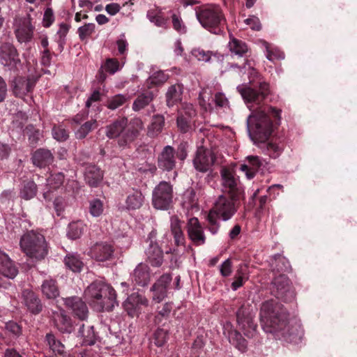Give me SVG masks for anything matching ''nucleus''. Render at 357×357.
<instances>
[{"label": "nucleus", "mask_w": 357, "mask_h": 357, "mask_svg": "<svg viewBox=\"0 0 357 357\" xmlns=\"http://www.w3.org/2000/svg\"><path fill=\"white\" fill-rule=\"evenodd\" d=\"M38 77L35 76H16L10 82L13 95L17 98H24L33 91Z\"/></svg>", "instance_id": "nucleus-15"}, {"label": "nucleus", "mask_w": 357, "mask_h": 357, "mask_svg": "<svg viewBox=\"0 0 357 357\" xmlns=\"http://www.w3.org/2000/svg\"><path fill=\"white\" fill-rule=\"evenodd\" d=\"M195 10L197 19L204 29L214 34L223 33L227 20L220 6L210 5L198 7Z\"/></svg>", "instance_id": "nucleus-5"}, {"label": "nucleus", "mask_w": 357, "mask_h": 357, "mask_svg": "<svg viewBox=\"0 0 357 357\" xmlns=\"http://www.w3.org/2000/svg\"><path fill=\"white\" fill-rule=\"evenodd\" d=\"M290 268V264L287 258L281 255H275L271 259V268L275 274L284 273L287 272Z\"/></svg>", "instance_id": "nucleus-37"}, {"label": "nucleus", "mask_w": 357, "mask_h": 357, "mask_svg": "<svg viewBox=\"0 0 357 357\" xmlns=\"http://www.w3.org/2000/svg\"><path fill=\"white\" fill-rule=\"evenodd\" d=\"M70 28V25L66 23H61L59 25V29L56 34L59 38L57 40V43L61 51L63 50L64 45L66 44V37L69 31Z\"/></svg>", "instance_id": "nucleus-54"}, {"label": "nucleus", "mask_w": 357, "mask_h": 357, "mask_svg": "<svg viewBox=\"0 0 357 357\" xmlns=\"http://www.w3.org/2000/svg\"><path fill=\"white\" fill-rule=\"evenodd\" d=\"M128 126V119L126 117H119L112 123L106 126V136L109 139L119 137V139L126 130Z\"/></svg>", "instance_id": "nucleus-28"}, {"label": "nucleus", "mask_w": 357, "mask_h": 357, "mask_svg": "<svg viewBox=\"0 0 357 357\" xmlns=\"http://www.w3.org/2000/svg\"><path fill=\"white\" fill-rule=\"evenodd\" d=\"M64 264L74 273H79L84 267V262L79 255L68 254L64 258Z\"/></svg>", "instance_id": "nucleus-41"}, {"label": "nucleus", "mask_w": 357, "mask_h": 357, "mask_svg": "<svg viewBox=\"0 0 357 357\" xmlns=\"http://www.w3.org/2000/svg\"><path fill=\"white\" fill-rule=\"evenodd\" d=\"M0 63L10 70L18 71L21 60L17 49L13 44L4 43L1 45Z\"/></svg>", "instance_id": "nucleus-14"}, {"label": "nucleus", "mask_w": 357, "mask_h": 357, "mask_svg": "<svg viewBox=\"0 0 357 357\" xmlns=\"http://www.w3.org/2000/svg\"><path fill=\"white\" fill-rule=\"evenodd\" d=\"M165 126V117L160 114L154 115L152 117L150 125L148 127L147 135L154 138L158 136Z\"/></svg>", "instance_id": "nucleus-38"}, {"label": "nucleus", "mask_w": 357, "mask_h": 357, "mask_svg": "<svg viewBox=\"0 0 357 357\" xmlns=\"http://www.w3.org/2000/svg\"><path fill=\"white\" fill-rule=\"evenodd\" d=\"M20 247L27 256L37 260L44 259L48 252L44 236L33 230L22 236Z\"/></svg>", "instance_id": "nucleus-6"}, {"label": "nucleus", "mask_w": 357, "mask_h": 357, "mask_svg": "<svg viewBox=\"0 0 357 357\" xmlns=\"http://www.w3.org/2000/svg\"><path fill=\"white\" fill-rule=\"evenodd\" d=\"M156 231H151L144 243L143 248L146 261L152 266L160 267L163 262L164 254L158 245L156 238Z\"/></svg>", "instance_id": "nucleus-11"}, {"label": "nucleus", "mask_w": 357, "mask_h": 357, "mask_svg": "<svg viewBox=\"0 0 357 357\" xmlns=\"http://www.w3.org/2000/svg\"><path fill=\"white\" fill-rule=\"evenodd\" d=\"M222 178V194L236 197L245 199L244 188L238 176L227 167H222L220 170Z\"/></svg>", "instance_id": "nucleus-9"}, {"label": "nucleus", "mask_w": 357, "mask_h": 357, "mask_svg": "<svg viewBox=\"0 0 357 357\" xmlns=\"http://www.w3.org/2000/svg\"><path fill=\"white\" fill-rule=\"evenodd\" d=\"M186 230L188 238L193 245L200 246L206 243V236L198 218H190L186 225Z\"/></svg>", "instance_id": "nucleus-22"}, {"label": "nucleus", "mask_w": 357, "mask_h": 357, "mask_svg": "<svg viewBox=\"0 0 357 357\" xmlns=\"http://www.w3.org/2000/svg\"><path fill=\"white\" fill-rule=\"evenodd\" d=\"M33 26L29 20H25L15 31L16 37L20 43H26L31 40Z\"/></svg>", "instance_id": "nucleus-36"}, {"label": "nucleus", "mask_w": 357, "mask_h": 357, "mask_svg": "<svg viewBox=\"0 0 357 357\" xmlns=\"http://www.w3.org/2000/svg\"><path fill=\"white\" fill-rule=\"evenodd\" d=\"M67 205L65 198L57 197L54 200V208L57 216H62Z\"/></svg>", "instance_id": "nucleus-62"}, {"label": "nucleus", "mask_w": 357, "mask_h": 357, "mask_svg": "<svg viewBox=\"0 0 357 357\" xmlns=\"http://www.w3.org/2000/svg\"><path fill=\"white\" fill-rule=\"evenodd\" d=\"M98 126L96 120L91 119L85 122L75 132V137L78 139H84L90 132L97 128Z\"/></svg>", "instance_id": "nucleus-46"}, {"label": "nucleus", "mask_w": 357, "mask_h": 357, "mask_svg": "<svg viewBox=\"0 0 357 357\" xmlns=\"http://www.w3.org/2000/svg\"><path fill=\"white\" fill-rule=\"evenodd\" d=\"M52 137L58 142H65L69 137L68 131L64 128L63 125L54 124L52 129Z\"/></svg>", "instance_id": "nucleus-51"}, {"label": "nucleus", "mask_w": 357, "mask_h": 357, "mask_svg": "<svg viewBox=\"0 0 357 357\" xmlns=\"http://www.w3.org/2000/svg\"><path fill=\"white\" fill-rule=\"evenodd\" d=\"M114 250V245L112 243L100 241L91 247L89 255L96 261L104 262L112 258Z\"/></svg>", "instance_id": "nucleus-18"}, {"label": "nucleus", "mask_w": 357, "mask_h": 357, "mask_svg": "<svg viewBox=\"0 0 357 357\" xmlns=\"http://www.w3.org/2000/svg\"><path fill=\"white\" fill-rule=\"evenodd\" d=\"M86 225L82 221L77 220L69 224L68 227V236L73 240L79 238L86 231Z\"/></svg>", "instance_id": "nucleus-45"}, {"label": "nucleus", "mask_w": 357, "mask_h": 357, "mask_svg": "<svg viewBox=\"0 0 357 357\" xmlns=\"http://www.w3.org/2000/svg\"><path fill=\"white\" fill-rule=\"evenodd\" d=\"M27 120V116L22 112L18 113L13 121L12 126L17 131H22L24 132V126Z\"/></svg>", "instance_id": "nucleus-60"}, {"label": "nucleus", "mask_w": 357, "mask_h": 357, "mask_svg": "<svg viewBox=\"0 0 357 357\" xmlns=\"http://www.w3.org/2000/svg\"><path fill=\"white\" fill-rule=\"evenodd\" d=\"M64 175L63 173L59 172L56 174H51L47 179V185L49 187V190L43 193V197L45 200H51V190L57 189L63 183Z\"/></svg>", "instance_id": "nucleus-39"}, {"label": "nucleus", "mask_w": 357, "mask_h": 357, "mask_svg": "<svg viewBox=\"0 0 357 357\" xmlns=\"http://www.w3.org/2000/svg\"><path fill=\"white\" fill-rule=\"evenodd\" d=\"M269 289L273 296L285 303L291 302L295 298L294 289L284 273L275 275L271 282Z\"/></svg>", "instance_id": "nucleus-8"}, {"label": "nucleus", "mask_w": 357, "mask_h": 357, "mask_svg": "<svg viewBox=\"0 0 357 357\" xmlns=\"http://www.w3.org/2000/svg\"><path fill=\"white\" fill-rule=\"evenodd\" d=\"M52 320L54 326L62 333L69 334L74 330V324L72 319L63 311L54 312Z\"/></svg>", "instance_id": "nucleus-26"}, {"label": "nucleus", "mask_w": 357, "mask_h": 357, "mask_svg": "<svg viewBox=\"0 0 357 357\" xmlns=\"http://www.w3.org/2000/svg\"><path fill=\"white\" fill-rule=\"evenodd\" d=\"M173 308V303L172 302L165 303L162 309L158 312V314L155 317V323H160L162 318H167L169 317L172 310Z\"/></svg>", "instance_id": "nucleus-59"}, {"label": "nucleus", "mask_w": 357, "mask_h": 357, "mask_svg": "<svg viewBox=\"0 0 357 357\" xmlns=\"http://www.w3.org/2000/svg\"><path fill=\"white\" fill-rule=\"evenodd\" d=\"M54 158L52 153L49 149L44 148L37 149L31 157L33 164L40 168L51 165Z\"/></svg>", "instance_id": "nucleus-29"}, {"label": "nucleus", "mask_w": 357, "mask_h": 357, "mask_svg": "<svg viewBox=\"0 0 357 357\" xmlns=\"http://www.w3.org/2000/svg\"><path fill=\"white\" fill-rule=\"evenodd\" d=\"M168 337V332L163 328H158L154 334V343L158 347H162L167 342Z\"/></svg>", "instance_id": "nucleus-57"}, {"label": "nucleus", "mask_w": 357, "mask_h": 357, "mask_svg": "<svg viewBox=\"0 0 357 357\" xmlns=\"http://www.w3.org/2000/svg\"><path fill=\"white\" fill-rule=\"evenodd\" d=\"M173 185L167 181H160L152 192L151 204L157 210L167 211L173 206Z\"/></svg>", "instance_id": "nucleus-7"}, {"label": "nucleus", "mask_w": 357, "mask_h": 357, "mask_svg": "<svg viewBox=\"0 0 357 357\" xmlns=\"http://www.w3.org/2000/svg\"><path fill=\"white\" fill-rule=\"evenodd\" d=\"M254 317L253 307L248 304H243L236 312L238 328L249 338L254 337L257 331V325L253 321Z\"/></svg>", "instance_id": "nucleus-10"}, {"label": "nucleus", "mask_w": 357, "mask_h": 357, "mask_svg": "<svg viewBox=\"0 0 357 357\" xmlns=\"http://www.w3.org/2000/svg\"><path fill=\"white\" fill-rule=\"evenodd\" d=\"M261 43L263 46L266 48V58L273 61L274 60H280L284 58V54L277 47H272L271 44H269L266 40H262Z\"/></svg>", "instance_id": "nucleus-47"}, {"label": "nucleus", "mask_w": 357, "mask_h": 357, "mask_svg": "<svg viewBox=\"0 0 357 357\" xmlns=\"http://www.w3.org/2000/svg\"><path fill=\"white\" fill-rule=\"evenodd\" d=\"M144 202V196L139 190L132 189L128 192L126 200V208L128 210H136L140 208Z\"/></svg>", "instance_id": "nucleus-34"}, {"label": "nucleus", "mask_w": 357, "mask_h": 357, "mask_svg": "<svg viewBox=\"0 0 357 357\" xmlns=\"http://www.w3.org/2000/svg\"><path fill=\"white\" fill-rule=\"evenodd\" d=\"M77 337L82 339V344L87 346L94 345L100 337L96 331L94 330L93 326L86 324H82L77 331Z\"/></svg>", "instance_id": "nucleus-27"}, {"label": "nucleus", "mask_w": 357, "mask_h": 357, "mask_svg": "<svg viewBox=\"0 0 357 357\" xmlns=\"http://www.w3.org/2000/svg\"><path fill=\"white\" fill-rule=\"evenodd\" d=\"M172 280V275L170 273H165L155 282L151 288L153 301L160 303L167 296L168 287Z\"/></svg>", "instance_id": "nucleus-20"}, {"label": "nucleus", "mask_w": 357, "mask_h": 357, "mask_svg": "<svg viewBox=\"0 0 357 357\" xmlns=\"http://www.w3.org/2000/svg\"><path fill=\"white\" fill-rule=\"evenodd\" d=\"M289 316L287 310L275 299L267 300L261 305L260 320L266 331L287 342L297 344L303 332L300 324L289 322Z\"/></svg>", "instance_id": "nucleus-2"}, {"label": "nucleus", "mask_w": 357, "mask_h": 357, "mask_svg": "<svg viewBox=\"0 0 357 357\" xmlns=\"http://www.w3.org/2000/svg\"><path fill=\"white\" fill-rule=\"evenodd\" d=\"M24 135L28 136L31 144L36 145L43 137L42 132L33 125H28L24 130Z\"/></svg>", "instance_id": "nucleus-48"}, {"label": "nucleus", "mask_w": 357, "mask_h": 357, "mask_svg": "<svg viewBox=\"0 0 357 357\" xmlns=\"http://www.w3.org/2000/svg\"><path fill=\"white\" fill-rule=\"evenodd\" d=\"M104 211V202L98 198L89 201V212L93 217L100 216Z\"/></svg>", "instance_id": "nucleus-49"}, {"label": "nucleus", "mask_w": 357, "mask_h": 357, "mask_svg": "<svg viewBox=\"0 0 357 357\" xmlns=\"http://www.w3.org/2000/svg\"><path fill=\"white\" fill-rule=\"evenodd\" d=\"M247 66L250 86H238L237 91L252 111L248 119L250 137L255 142H265L279 126L282 110L266 103L271 92L269 83L261 78L252 61L248 59L243 68Z\"/></svg>", "instance_id": "nucleus-1"}, {"label": "nucleus", "mask_w": 357, "mask_h": 357, "mask_svg": "<svg viewBox=\"0 0 357 357\" xmlns=\"http://www.w3.org/2000/svg\"><path fill=\"white\" fill-rule=\"evenodd\" d=\"M86 299L98 311H112L116 304V291L112 287L102 280L93 282L84 291Z\"/></svg>", "instance_id": "nucleus-4"}, {"label": "nucleus", "mask_w": 357, "mask_h": 357, "mask_svg": "<svg viewBox=\"0 0 357 357\" xmlns=\"http://www.w3.org/2000/svg\"><path fill=\"white\" fill-rule=\"evenodd\" d=\"M148 19L157 26L165 27L168 22V18H165L160 12L149 10L147 13Z\"/></svg>", "instance_id": "nucleus-52"}, {"label": "nucleus", "mask_w": 357, "mask_h": 357, "mask_svg": "<svg viewBox=\"0 0 357 357\" xmlns=\"http://www.w3.org/2000/svg\"><path fill=\"white\" fill-rule=\"evenodd\" d=\"M229 342L241 352L247 349V341L243 337L240 332L236 329H231L228 333Z\"/></svg>", "instance_id": "nucleus-42"}, {"label": "nucleus", "mask_w": 357, "mask_h": 357, "mask_svg": "<svg viewBox=\"0 0 357 357\" xmlns=\"http://www.w3.org/2000/svg\"><path fill=\"white\" fill-rule=\"evenodd\" d=\"M45 340L55 354H63V352L66 351L65 346L59 340H56L52 333H47L45 336Z\"/></svg>", "instance_id": "nucleus-50"}, {"label": "nucleus", "mask_w": 357, "mask_h": 357, "mask_svg": "<svg viewBox=\"0 0 357 357\" xmlns=\"http://www.w3.org/2000/svg\"><path fill=\"white\" fill-rule=\"evenodd\" d=\"M175 154V149L172 146L167 145L163 148L158 157V168L166 172L174 171V178L177 176V172L175 171L176 165Z\"/></svg>", "instance_id": "nucleus-17"}, {"label": "nucleus", "mask_w": 357, "mask_h": 357, "mask_svg": "<svg viewBox=\"0 0 357 357\" xmlns=\"http://www.w3.org/2000/svg\"><path fill=\"white\" fill-rule=\"evenodd\" d=\"M22 296L24 303L31 313L38 314L41 312L43 305L40 298L35 292L30 289H24Z\"/></svg>", "instance_id": "nucleus-25"}, {"label": "nucleus", "mask_w": 357, "mask_h": 357, "mask_svg": "<svg viewBox=\"0 0 357 357\" xmlns=\"http://www.w3.org/2000/svg\"><path fill=\"white\" fill-rule=\"evenodd\" d=\"M245 199L231 197L227 194L220 195L214 204L213 208L206 216L205 228L212 234H216L220 227L219 219L227 221L236 213L242 201Z\"/></svg>", "instance_id": "nucleus-3"}, {"label": "nucleus", "mask_w": 357, "mask_h": 357, "mask_svg": "<svg viewBox=\"0 0 357 357\" xmlns=\"http://www.w3.org/2000/svg\"><path fill=\"white\" fill-rule=\"evenodd\" d=\"M181 222L176 217L171 219V231L174 236V243L177 246L184 245L185 243V235L181 229Z\"/></svg>", "instance_id": "nucleus-40"}, {"label": "nucleus", "mask_w": 357, "mask_h": 357, "mask_svg": "<svg viewBox=\"0 0 357 357\" xmlns=\"http://www.w3.org/2000/svg\"><path fill=\"white\" fill-rule=\"evenodd\" d=\"M96 25L93 23H87L84 26H80L77 29V33L79 35V38L81 40H84L85 39L91 36V35L95 32Z\"/></svg>", "instance_id": "nucleus-55"}, {"label": "nucleus", "mask_w": 357, "mask_h": 357, "mask_svg": "<svg viewBox=\"0 0 357 357\" xmlns=\"http://www.w3.org/2000/svg\"><path fill=\"white\" fill-rule=\"evenodd\" d=\"M183 85L176 84L170 86L166 93V104L169 108L177 105L181 102L183 95Z\"/></svg>", "instance_id": "nucleus-31"}, {"label": "nucleus", "mask_w": 357, "mask_h": 357, "mask_svg": "<svg viewBox=\"0 0 357 357\" xmlns=\"http://www.w3.org/2000/svg\"><path fill=\"white\" fill-rule=\"evenodd\" d=\"M66 307L71 311L75 317L86 321L89 316V309L84 301L78 296H70L63 299Z\"/></svg>", "instance_id": "nucleus-19"}, {"label": "nucleus", "mask_w": 357, "mask_h": 357, "mask_svg": "<svg viewBox=\"0 0 357 357\" xmlns=\"http://www.w3.org/2000/svg\"><path fill=\"white\" fill-rule=\"evenodd\" d=\"M144 128V123L141 119L134 118L131 119L129 127L123 133L118 144L121 147H125L132 142L139 135V132Z\"/></svg>", "instance_id": "nucleus-23"}, {"label": "nucleus", "mask_w": 357, "mask_h": 357, "mask_svg": "<svg viewBox=\"0 0 357 357\" xmlns=\"http://www.w3.org/2000/svg\"><path fill=\"white\" fill-rule=\"evenodd\" d=\"M132 280L141 287L147 285L150 280L149 266L145 264H139L132 274Z\"/></svg>", "instance_id": "nucleus-32"}, {"label": "nucleus", "mask_w": 357, "mask_h": 357, "mask_svg": "<svg viewBox=\"0 0 357 357\" xmlns=\"http://www.w3.org/2000/svg\"><path fill=\"white\" fill-rule=\"evenodd\" d=\"M84 180L87 185L91 188H97L103 180V172L93 164H86L84 172Z\"/></svg>", "instance_id": "nucleus-24"}, {"label": "nucleus", "mask_w": 357, "mask_h": 357, "mask_svg": "<svg viewBox=\"0 0 357 357\" xmlns=\"http://www.w3.org/2000/svg\"><path fill=\"white\" fill-rule=\"evenodd\" d=\"M18 273L15 263L5 253L0 252V287L7 288V279H13Z\"/></svg>", "instance_id": "nucleus-16"}, {"label": "nucleus", "mask_w": 357, "mask_h": 357, "mask_svg": "<svg viewBox=\"0 0 357 357\" xmlns=\"http://www.w3.org/2000/svg\"><path fill=\"white\" fill-rule=\"evenodd\" d=\"M102 66L105 71L114 74L119 69V62L116 59H107Z\"/></svg>", "instance_id": "nucleus-64"}, {"label": "nucleus", "mask_w": 357, "mask_h": 357, "mask_svg": "<svg viewBox=\"0 0 357 357\" xmlns=\"http://www.w3.org/2000/svg\"><path fill=\"white\" fill-rule=\"evenodd\" d=\"M37 192V185L33 181H24L22 184L20 197L25 200H30L36 195Z\"/></svg>", "instance_id": "nucleus-43"}, {"label": "nucleus", "mask_w": 357, "mask_h": 357, "mask_svg": "<svg viewBox=\"0 0 357 357\" xmlns=\"http://www.w3.org/2000/svg\"><path fill=\"white\" fill-rule=\"evenodd\" d=\"M155 94L150 90H145L139 93L132 104V109L135 112L139 111L149 105L155 98Z\"/></svg>", "instance_id": "nucleus-35"}, {"label": "nucleus", "mask_w": 357, "mask_h": 357, "mask_svg": "<svg viewBox=\"0 0 357 357\" xmlns=\"http://www.w3.org/2000/svg\"><path fill=\"white\" fill-rule=\"evenodd\" d=\"M168 79V75L163 71H157L149 78L151 85L159 86L164 84Z\"/></svg>", "instance_id": "nucleus-58"}, {"label": "nucleus", "mask_w": 357, "mask_h": 357, "mask_svg": "<svg viewBox=\"0 0 357 357\" xmlns=\"http://www.w3.org/2000/svg\"><path fill=\"white\" fill-rule=\"evenodd\" d=\"M196 111L193 107L187 106L183 110L178 112L176 118V124L178 130L183 133L190 132L193 129Z\"/></svg>", "instance_id": "nucleus-21"}, {"label": "nucleus", "mask_w": 357, "mask_h": 357, "mask_svg": "<svg viewBox=\"0 0 357 357\" xmlns=\"http://www.w3.org/2000/svg\"><path fill=\"white\" fill-rule=\"evenodd\" d=\"M228 46L231 52L238 56H246L249 51L248 47L244 41L234 37L230 39Z\"/></svg>", "instance_id": "nucleus-44"}, {"label": "nucleus", "mask_w": 357, "mask_h": 357, "mask_svg": "<svg viewBox=\"0 0 357 357\" xmlns=\"http://www.w3.org/2000/svg\"><path fill=\"white\" fill-rule=\"evenodd\" d=\"M216 160L214 152L204 146H199L193 158V165L195 169L202 173L210 170Z\"/></svg>", "instance_id": "nucleus-12"}, {"label": "nucleus", "mask_w": 357, "mask_h": 357, "mask_svg": "<svg viewBox=\"0 0 357 357\" xmlns=\"http://www.w3.org/2000/svg\"><path fill=\"white\" fill-rule=\"evenodd\" d=\"M40 290L42 294L47 299H55L59 296V289L57 281L49 278L43 280Z\"/></svg>", "instance_id": "nucleus-33"}, {"label": "nucleus", "mask_w": 357, "mask_h": 357, "mask_svg": "<svg viewBox=\"0 0 357 357\" xmlns=\"http://www.w3.org/2000/svg\"><path fill=\"white\" fill-rule=\"evenodd\" d=\"M247 162V164L241 165L240 169L245 174L248 179H252L260 169L262 162L259 156L254 155L248 156Z\"/></svg>", "instance_id": "nucleus-30"}, {"label": "nucleus", "mask_w": 357, "mask_h": 357, "mask_svg": "<svg viewBox=\"0 0 357 357\" xmlns=\"http://www.w3.org/2000/svg\"><path fill=\"white\" fill-rule=\"evenodd\" d=\"M266 152L270 157L277 158L282 152V148L275 142L271 141L266 144Z\"/></svg>", "instance_id": "nucleus-61"}, {"label": "nucleus", "mask_w": 357, "mask_h": 357, "mask_svg": "<svg viewBox=\"0 0 357 357\" xmlns=\"http://www.w3.org/2000/svg\"><path fill=\"white\" fill-rule=\"evenodd\" d=\"M149 303V301L144 295L136 292L128 296L123 303V307L128 315L133 318L138 317L143 309L148 307Z\"/></svg>", "instance_id": "nucleus-13"}, {"label": "nucleus", "mask_w": 357, "mask_h": 357, "mask_svg": "<svg viewBox=\"0 0 357 357\" xmlns=\"http://www.w3.org/2000/svg\"><path fill=\"white\" fill-rule=\"evenodd\" d=\"M127 100L128 98L126 96L117 94L107 100L106 106L108 109L114 110L123 105Z\"/></svg>", "instance_id": "nucleus-53"}, {"label": "nucleus", "mask_w": 357, "mask_h": 357, "mask_svg": "<svg viewBox=\"0 0 357 357\" xmlns=\"http://www.w3.org/2000/svg\"><path fill=\"white\" fill-rule=\"evenodd\" d=\"M270 199L267 195H263L259 198V204L257 208V213L259 216L268 211V203Z\"/></svg>", "instance_id": "nucleus-63"}, {"label": "nucleus", "mask_w": 357, "mask_h": 357, "mask_svg": "<svg viewBox=\"0 0 357 357\" xmlns=\"http://www.w3.org/2000/svg\"><path fill=\"white\" fill-rule=\"evenodd\" d=\"M5 328L16 338L22 335V326L20 323L9 321L6 324Z\"/></svg>", "instance_id": "nucleus-56"}]
</instances>
